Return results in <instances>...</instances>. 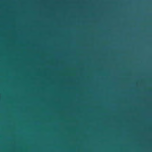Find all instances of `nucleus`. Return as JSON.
I'll list each match as a JSON object with an SVG mask.
<instances>
[{
	"label": "nucleus",
	"instance_id": "obj_1",
	"mask_svg": "<svg viewBox=\"0 0 152 152\" xmlns=\"http://www.w3.org/2000/svg\"><path fill=\"white\" fill-rule=\"evenodd\" d=\"M127 97V96H8V97H111L112 110H114V97Z\"/></svg>",
	"mask_w": 152,
	"mask_h": 152
},
{
	"label": "nucleus",
	"instance_id": "obj_2",
	"mask_svg": "<svg viewBox=\"0 0 152 152\" xmlns=\"http://www.w3.org/2000/svg\"><path fill=\"white\" fill-rule=\"evenodd\" d=\"M112 92L110 94H8V95H127V94H114V80H112Z\"/></svg>",
	"mask_w": 152,
	"mask_h": 152
},
{
	"label": "nucleus",
	"instance_id": "obj_3",
	"mask_svg": "<svg viewBox=\"0 0 152 152\" xmlns=\"http://www.w3.org/2000/svg\"><path fill=\"white\" fill-rule=\"evenodd\" d=\"M104 87H106V86H104Z\"/></svg>",
	"mask_w": 152,
	"mask_h": 152
}]
</instances>
